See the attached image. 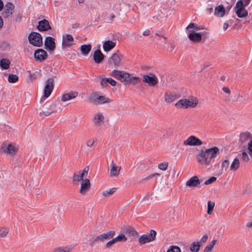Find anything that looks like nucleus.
<instances>
[{"instance_id":"nucleus-17","label":"nucleus","mask_w":252,"mask_h":252,"mask_svg":"<svg viewBox=\"0 0 252 252\" xmlns=\"http://www.w3.org/2000/svg\"><path fill=\"white\" fill-rule=\"evenodd\" d=\"M104 118L101 113H97L94 115L93 122L97 126H101L104 123Z\"/></svg>"},{"instance_id":"nucleus-47","label":"nucleus","mask_w":252,"mask_h":252,"mask_svg":"<svg viewBox=\"0 0 252 252\" xmlns=\"http://www.w3.org/2000/svg\"><path fill=\"white\" fill-rule=\"evenodd\" d=\"M9 232V229L6 227L0 228V237H4L6 236Z\"/></svg>"},{"instance_id":"nucleus-63","label":"nucleus","mask_w":252,"mask_h":252,"mask_svg":"<svg viewBox=\"0 0 252 252\" xmlns=\"http://www.w3.org/2000/svg\"><path fill=\"white\" fill-rule=\"evenodd\" d=\"M248 149L252 153V140H251L248 143Z\"/></svg>"},{"instance_id":"nucleus-43","label":"nucleus","mask_w":252,"mask_h":252,"mask_svg":"<svg viewBox=\"0 0 252 252\" xmlns=\"http://www.w3.org/2000/svg\"><path fill=\"white\" fill-rule=\"evenodd\" d=\"M84 177L81 174H77L74 173L73 176V182L78 183L81 181H83V180H84Z\"/></svg>"},{"instance_id":"nucleus-45","label":"nucleus","mask_w":252,"mask_h":252,"mask_svg":"<svg viewBox=\"0 0 252 252\" xmlns=\"http://www.w3.org/2000/svg\"><path fill=\"white\" fill-rule=\"evenodd\" d=\"M190 28H193L196 30H200L203 29V28L201 27L200 26H198L197 25L193 23H190L187 27L186 29L187 30H189Z\"/></svg>"},{"instance_id":"nucleus-13","label":"nucleus","mask_w":252,"mask_h":252,"mask_svg":"<svg viewBox=\"0 0 252 252\" xmlns=\"http://www.w3.org/2000/svg\"><path fill=\"white\" fill-rule=\"evenodd\" d=\"M37 29L40 32H44L51 30V27L47 20L43 19L38 22Z\"/></svg>"},{"instance_id":"nucleus-35","label":"nucleus","mask_w":252,"mask_h":252,"mask_svg":"<svg viewBox=\"0 0 252 252\" xmlns=\"http://www.w3.org/2000/svg\"><path fill=\"white\" fill-rule=\"evenodd\" d=\"M240 164L239 159L235 158L230 165V170L233 171H236L239 168Z\"/></svg>"},{"instance_id":"nucleus-23","label":"nucleus","mask_w":252,"mask_h":252,"mask_svg":"<svg viewBox=\"0 0 252 252\" xmlns=\"http://www.w3.org/2000/svg\"><path fill=\"white\" fill-rule=\"evenodd\" d=\"M104 55L99 49L96 50L94 53L93 59L96 63H100L104 59Z\"/></svg>"},{"instance_id":"nucleus-58","label":"nucleus","mask_w":252,"mask_h":252,"mask_svg":"<svg viewBox=\"0 0 252 252\" xmlns=\"http://www.w3.org/2000/svg\"><path fill=\"white\" fill-rule=\"evenodd\" d=\"M106 80L107 78H102L100 81V84L102 87H106L108 85Z\"/></svg>"},{"instance_id":"nucleus-26","label":"nucleus","mask_w":252,"mask_h":252,"mask_svg":"<svg viewBox=\"0 0 252 252\" xmlns=\"http://www.w3.org/2000/svg\"><path fill=\"white\" fill-rule=\"evenodd\" d=\"M111 168L110 171V174L111 177H116L118 176L119 174L120 171L121 169V167H118L116 166L115 164L112 162L111 164Z\"/></svg>"},{"instance_id":"nucleus-55","label":"nucleus","mask_w":252,"mask_h":252,"mask_svg":"<svg viewBox=\"0 0 252 252\" xmlns=\"http://www.w3.org/2000/svg\"><path fill=\"white\" fill-rule=\"evenodd\" d=\"M89 170V166L85 167V168L84 169V170H83V172L81 173V174L84 177V178L86 177L87 176Z\"/></svg>"},{"instance_id":"nucleus-56","label":"nucleus","mask_w":252,"mask_h":252,"mask_svg":"<svg viewBox=\"0 0 252 252\" xmlns=\"http://www.w3.org/2000/svg\"><path fill=\"white\" fill-rule=\"evenodd\" d=\"M94 140L92 139H90L88 140L86 142V144L88 147L92 148L94 144Z\"/></svg>"},{"instance_id":"nucleus-38","label":"nucleus","mask_w":252,"mask_h":252,"mask_svg":"<svg viewBox=\"0 0 252 252\" xmlns=\"http://www.w3.org/2000/svg\"><path fill=\"white\" fill-rule=\"evenodd\" d=\"M186 105V99H182L179 100L175 105L178 108H187Z\"/></svg>"},{"instance_id":"nucleus-12","label":"nucleus","mask_w":252,"mask_h":252,"mask_svg":"<svg viewBox=\"0 0 252 252\" xmlns=\"http://www.w3.org/2000/svg\"><path fill=\"white\" fill-rule=\"evenodd\" d=\"M202 144V142L195 136H189L184 142V145L186 146H200Z\"/></svg>"},{"instance_id":"nucleus-52","label":"nucleus","mask_w":252,"mask_h":252,"mask_svg":"<svg viewBox=\"0 0 252 252\" xmlns=\"http://www.w3.org/2000/svg\"><path fill=\"white\" fill-rule=\"evenodd\" d=\"M116 242L114 241V239L113 238L111 239V240L109 241H108L105 245V248H111L114 244H115Z\"/></svg>"},{"instance_id":"nucleus-31","label":"nucleus","mask_w":252,"mask_h":252,"mask_svg":"<svg viewBox=\"0 0 252 252\" xmlns=\"http://www.w3.org/2000/svg\"><path fill=\"white\" fill-rule=\"evenodd\" d=\"M10 62L8 59L3 58L0 60V66L2 69H7L9 67Z\"/></svg>"},{"instance_id":"nucleus-15","label":"nucleus","mask_w":252,"mask_h":252,"mask_svg":"<svg viewBox=\"0 0 252 252\" xmlns=\"http://www.w3.org/2000/svg\"><path fill=\"white\" fill-rule=\"evenodd\" d=\"M115 234L114 231H109L106 233H102L99 235V242L103 243L106 241L113 238Z\"/></svg>"},{"instance_id":"nucleus-40","label":"nucleus","mask_w":252,"mask_h":252,"mask_svg":"<svg viewBox=\"0 0 252 252\" xmlns=\"http://www.w3.org/2000/svg\"><path fill=\"white\" fill-rule=\"evenodd\" d=\"M159 175H160V174L159 173H155L152 174L147 176L146 177H145L144 178H143L140 181V183L143 184L145 182L149 181V180H151V179H152L153 178H154L155 177L159 176Z\"/></svg>"},{"instance_id":"nucleus-54","label":"nucleus","mask_w":252,"mask_h":252,"mask_svg":"<svg viewBox=\"0 0 252 252\" xmlns=\"http://www.w3.org/2000/svg\"><path fill=\"white\" fill-rule=\"evenodd\" d=\"M107 78V82H108V84H110L112 86H115L116 85V82L115 80L111 78Z\"/></svg>"},{"instance_id":"nucleus-34","label":"nucleus","mask_w":252,"mask_h":252,"mask_svg":"<svg viewBox=\"0 0 252 252\" xmlns=\"http://www.w3.org/2000/svg\"><path fill=\"white\" fill-rule=\"evenodd\" d=\"M200 242H193L190 245V250L191 252H198L200 248Z\"/></svg>"},{"instance_id":"nucleus-3","label":"nucleus","mask_w":252,"mask_h":252,"mask_svg":"<svg viewBox=\"0 0 252 252\" xmlns=\"http://www.w3.org/2000/svg\"><path fill=\"white\" fill-rule=\"evenodd\" d=\"M29 42L36 47H40L42 45V37L38 32H32L28 36Z\"/></svg>"},{"instance_id":"nucleus-22","label":"nucleus","mask_w":252,"mask_h":252,"mask_svg":"<svg viewBox=\"0 0 252 252\" xmlns=\"http://www.w3.org/2000/svg\"><path fill=\"white\" fill-rule=\"evenodd\" d=\"M73 41V36L69 34H66L65 37L63 36L62 46L63 48L65 47H70L72 45V42Z\"/></svg>"},{"instance_id":"nucleus-14","label":"nucleus","mask_w":252,"mask_h":252,"mask_svg":"<svg viewBox=\"0 0 252 252\" xmlns=\"http://www.w3.org/2000/svg\"><path fill=\"white\" fill-rule=\"evenodd\" d=\"M252 138V134L250 132H243L240 135L239 143L243 147H245L246 146L247 142Z\"/></svg>"},{"instance_id":"nucleus-20","label":"nucleus","mask_w":252,"mask_h":252,"mask_svg":"<svg viewBox=\"0 0 252 252\" xmlns=\"http://www.w3.org/2000/svg\"><path fill=\"white\" fill-rule=\"evenodd\" d=\"M124 232L129 237L134 238L138 236V232L135 229L130 226H126L124 228Z\"/></svg>"},{"instance_id":"nucleus-18","label":"nucleus","mask_w":252,"mask_h":252,"mask_svg":"<svg viewBox=\"0 0 252 252\" xmlns=\"http://www.w3.org/2000/svg\"><path fill=\"white\" fill-rule=\"evenodd\" d=\"M91 187L90 180L88 179H85L83 180L80 189V193L82 194H85L89 190Z\"/></svg>"},{"instance_id":"nucleus-41","label":"nucleus","mask_w":252,"mask_h":252,"mask_svg":"<svg viewBox=\"0 0 252 252\" xmlns=\"http://www.w3.org/2000/svg\"><path fill=\"white\" fill-rule=\"evenodd\" d=\"M18 77L17 75L13 74H10L8 77V81L9 83H14L18 81Z\"/></svg>"},{"instance_id":"nucleus-24","label":"nucleus","mask_w":252,"mask_h":252,"mask_svg":"<svg viewBox=\"0 0 252 252\" xmlns=\"http://www.w3.org/2000/svg\"><path fill=\"white\" fill-rule=\"evenodd\" d=\"M188 38L190 40L197 43L201 40L202 34L201 32H192L188 34Z\"/></svg>"},{"instance_id":"nucleus-11","label":"nucleus","mask_w":252,"mask_h":252,"mask_svg":"<svg viewBox=\"0 0 252 252\" xmlns=\"http://www.w3.org/2000/svg\"><path fill=\"white\" fill-rule=\"evenodd\" d=\"M122 56L121 54H118L117 53L113 54L108 60L109 63L114 65L116 68L118 67L121 64Z\"/></svg>"},{"instance_id":"nucleus-53","label":"nucleus","mask_w":252,"mask_h":252,"mask_svg":"<svg viewBox=\"0 0 252 252\" xmlns=\"http://www.w3.org/2000/svg\"><path fill=\"white\" fill-rule=\"evenodd\" d=\"M242 155V159L244 161L248 162L249 161L250 158L246 152H243Z\"/></svg>"},{"instance_id":"nucleus-6","label":"nucleus","mask_w":252,"mask_h":252,"mask_svg":"<svg viewBox=\"0 0 252 252\" xmlns=\"http://www.w3.org/2000/svg\"><path fill=\"white\" fill-rule=\"evenodd\" d=\"M157 232L154 230H150V235L143 234L138 239V243L140 245H144L147 243L151 242L155 240Z\"/></svg>"},{"instance_id":"nucleus-27","label":"nucleus","mask_w":252,"mask_h":252,"mask_svg":"<svg viewBox=\"0 0 252 252\" xmlns=\"http://www.w3.org/2000/svg\"><path fill=\"white\" fill-rule=\"evenodd\" d=\"M225 10L222 5H220L217 6L214 10V14L218 17H223L225 14Z\"/></svg>"},{"instance_id":"nucleus-37","label":"nucleus","mask_w":252,"mask_h":252,"mask_svg":"<svg viewBox=\"0 0 252 252\" xmlns=\"http://www.w3.org/2000/svg\"><path fill=\"white\" fill-rule=\"evenodd\" d=\"M218 242V240H212L205 248L203 252H211L214 245Z\"/></svg>"},{"instance_id":"nucleus-7","label":"nucleus","mask_w":252,"mask_h":252,"mask_svg":"<svg viewBox=\"0 0 252 252\" xmlns=\"http://www.w3.org/2000/svg\"><path fill=\"white\" fill-rule=\"evenodd\" d=\"M15 6L11 2H7L4 6L1 13L2 16L6 19L13 14L14 11Z\"/></svg>"},{"instance_id":"nucleus-10","label":"nucleus","mask_w":252,"mask_h":252,"mask_svg":"<svg viewBox=\"0 0 252 252\" xmlns=\"http://www.w3.org/2000/svg\"><path fill=\"white\" fill-rule=\"evenodd\" d=\"M44 48L51 52L53 51L56 48L55 39L51 36L46 37L44 41Z\"/></svg>"},{"instance_id":"nucleus-21","label":"nucleus","mask_w":252,"mask_h":252,"mask_svg":"<svg viewBox=\"0 0 252 252\" xmlns=\"http://www.w3.org/2000/svg\"><path fill=\"white\" fill-rule=\"evenodd\" d=\"M78 95V93L76 91H70L67 93L64 94L62 95V101H66L75 98Z\"/></svg>"},{"instance_id":"nucleus-28","label":"nucleus","mask_w":252,"mask_h":252,"mask_svg":"<svg viewBox=\"0 0 252 252\" xmlns=\"http://www.w3.org/2000/svg\"><path fill=\"white\" fill-rule=\"evenodd\" d=\"M177 98L178 96L175 94L166 93L164 94V100L167 103H171Z\"/></svg>"},{"instance_id":"nucleus-2","label":"nucleus","mask_w":252,"mask_h":252,"mask_svg":"<svg viewBox=\"0 0 252 252\" xmlns=\"http://www.w3.org/2000/svg\"><path fill=\"white\" fill-rule=\"evenodd\" d=\"M89 100L90 102L96 104H102L105 103H109L112 100L104 96L99 95L97 93H92L89 97Z\"/></svg>"},{"instance_id":"nucleus-33","label":"nucleus","mask_w":252,"mask_h":252,"mask_svg":"<svg viewBox=\"0 0 252 252\" xmlns=\"http://www.w3.org/2000/svg\"><path fill=\"white\" fill-rule=\"evenodd\" d=\"M129 77L130 74L128 73L122 71V73H121L119 80H120L121 82L126 84Z\"/></svg>"},{"instance_id":"nucleus-51","label":"nucleus","mask_w":252,"mask_h":252,"mask_svg":"<svg viewBox=\"0 0 252 252\" xmlns=\"http://www.w3.org/2000/svg\"><path fill=\"white\" fill-rule=\"evenodd\" d=\"M217 180V178L215 177H212L209 179L206 180L204 183V185H208L212 184V183L215 182Z\"/></svg>"},{"instance_id":"nucleus-36","label":"nucleus","mask_w":252,"mask_h":252,"mask_svg":"<svg viewBox=\"0 0 252 252\" xmlns=\"http://www.w3.org/2000/svg\"><path fill=\"white\" fill-rule=\"evenodd\" d=\"M141 82V79L139 77H129L128 79V81L126 84H131L133 85H135Z\"/></svg>"},{"instance_id":"nucleus-42","label":"nucleus","mask_w":252,"mask_h":252,"mask_svg":"<svg viewBox=\"0 0 252 252\" xmlns=\"http://www.w3.org/2000/svg\"><path fill=\"white\" fill-rule=\"evenodd\" d=\"M113 239L116 243L118 242H126L127 240V238L124 234H121Z\"/></svg>"},{"instance_id":"nucleus-5","label":"nucleus","mask_w":252,"mask_h":252,"mask_svg":"<svg viewBox=\"0 0 252 252\" xmlns=\"http://www.w3.org/2000/svg\"><path fill=\"white\" fill-rule=\"evenodd\" d=\"M235 9L236 14L239 18H242L247 17L248 15V12L244 6L242 2L240 0H238L236 2Z\"/></svg>"},{"instance_id":"nucleus-50","label":"nucleus","mask_w":252,"mask_h":252,"mask_svg":"<svg viewBox=\"0 0 252 252\" xmlns=\"http://www.w3.org/2000/svg\"><path fill=\"white\" fill-rule=\"evenodd\" d=\"M168 162H162L160 163L158 165V168L162 171H165L168 167Z\"/></svg>"},{"instance_id":"nucleus-49","label":"nucleus","mask_w":252,"mask_h":252,"mask_svg":"<svg viewBox=\"0 0 252 252\" xmlns=\"http://www.w3.org/2000/svg\"><path fill=\"white\" fill-rule=\"evenodd\" d=\"M229 162L228 159H225L224 161H223V162H222L221 165V171L222 172V171L224 169L225 171H226V170L227 169V168L229 167Z\"/></svg>"},{"instance_id":"nucleus-30","label":"nucleus","mask_w":252,"mask_h":252,"mask_svg":"<svg viewBox=\"0 0 252 252\" xmlns=\"http://www.w3.org/2000/svg\"><path fill=\"white\" fill-rule=\"evenodd\" d=\"M186 108H194L198 104V100L196 98H192L191 100L189 99H186Z\"/></svg>"},{"instance_id":"nucleus-39","label":"nucleus","mask_w":252,"mask_h":252,"mask_svg":"<svg viewBox=\"0 0 252 252\" xmlns=\"http://www.w3.org/2000/svg\"><path fill=\"white\" fill-rule=\"evenodd\" d=\"M116 188H113L108 190H106L102 192V195L106 197H110L116 191Z\"/></svg>"},{"instance_id":"nucleus-1","label":"nucleus","mask_w":252,"mask_h":252,"mask_svg":"<svg viewBox=\"0 0 252 252\" xmlns=\"http://www.w3.org/2000/svg\"><path fill=\"white\" fill-rule=\"evenodd\" d=\"M219 154V149L217 147L205 150H200L196 157L197 162L201 165L206 167L211 165L214 161V159Z\"/></svg>"},{"instance_id":"nucleus-25","label":"nucleus","mask_w":252,"mask_h":252,"mask_svg":"<svg viewBox=\"0 0 252 252\" xmlns=\"http://www.w3.org/2000/svg\"><path fill=\"white\" fill-rule=\"evenodd\" d=\"M57 102H53L51 104L48 108H47V110L43 111L42 112L45 116H48L53 113H55L57 111Z\"/></svg>"},{"instance_id":"nucleus-62","label":"nucleus","mask_w":252,"mask_h":252,"mask_svg":"<svg viewBox=\"0 0 252 252\" xmlns=\"http://www.w3.org/2000/svg\"><path fill=\"white\" fill-rule=\"evenodd\" d=\"M30 75V79L32 80H34L36 78V76L34 73H31L30 71H28Z\"/></svg>"},{"instance_id":"nucleus-19","label":"nucleus","mask_w":252,"mask_h":252,"mask_svg":"<svg viewBox=\"0 0 252 252\" xmlns=\"http://www.w3.org/2000/svg\"><path fill=\"white\" fill-rule=\"evenodd\" d=\"M1 149L4 153L11 155L14 154L17 151L16 148L11 144H8V146L5 144H3L1 145Z\"/></svg>"},{"instance_id":"nucleus-4","label":"nucleus","mask_w":252,"mask_h":252,"mask_svg":"<svg viewBox=\"0 0 252 252\" xmlns=\"http://www.w3.org/2000/svg\"><path fill=\"white\" fill-rule=\"evenodd\" d=\"M158 82L157 77L153 73L144 74L143 76V82L147 84L150 87H155Z\"/></svg>"},{"instance_id":"nucleus-9","label":"nucleus","mask_w":252,"mask_h":252,"mask_svg":"<svg viewBox=\"0 0 252 252\" xmlns=\"http://www.w3.org/2000/svg\"><path fill=\"white\" fill-rule=\"evenodd\" d=\"M47 57V53L42 49H37L34 52V58L40 62L46 60Z\"/></svg>"},{"instance_id":"nucleus-32","label":"nucleus","mask_w":252,"mask_h":252,"mask_svg":"<svg viewBox=\"0 0 252 252\" xmlns=\"http://www.w3.org/2000/svg\"><path fill=\"white\" fill-rule=\"evenodd\" d=\"M92 46L90 44L82 45L80 47L81 52L82 54L87 55L91 51Z\"/></svg>"},{"instance_id":"nucleus-46","label":"nucleus","mask_w":252,"mask_h":252,"mask_svg":"<svg viewBox=\"0 0 252 252\" xmlns=\"http://www.w3.org/2000/svg\"><path fill=\"white\" fill-rule=\"evenodd\" d=\"M167 252H181V250L178 246H171L167 250Z\"/></svg>"},{"instance_id":"nucleus-8","label":"nucleus","mask_w":252,"mask_h":252,"mask_svg":"<svg viewBox=\"0 0 252 252\" xmlns=\"http://www.w3.org/2000/svg\"><path fill=\"white\" fill-rule=\"evenodd\" d=\"M54 80L53 78H49L46 81V85L44 89V96L48 97L52 93L54 89Z\"/></svg>"},{"instance_id":"nucleus-60","label":"nucleus","mask_w":252,"mask_h":252,"mask_svg":"<svg viewBox=\"0 0 252 252\" xmlns=\"http://www.w3.org/2000/svg\"><path fill=\"white\" fill-rule=\"evenodd\" d=\"M223 92L225 93L226 94H228V97L229 96V95L230 94V91L228 87H224L222 89Z\"/></svg>"},{"instance_id":"nucleus-16","label":"nucleus","mask_w":252,"mask_h":252,"mask_svg":"<svg viewBox=\"0 0 252 252\" xmlns=\"http://www.w3.org/2000/svg\"><path fill=\"white\" fill-rule=\"evenodd\" d=\"M201 183L197 176H194L190 178L186 183L187 187L190 188H195L197 187Z\"/></svg>"},{"instance_id":"nucleus-29","label":"nucleus","mask_w":252,"mask_h":252,"mask_svg":"<svg viewBox=\"0 0 252 252\" xmlns=\"http://www.w3.org/2000/svg\"><path fill=\"white\" fill-rule=\"evenodd\" d=\"M116 43L112 41H105L103 45V48L105 51L108 52L115 47Z\"/></svg>"},{"instance_id":"nucleus-44","label":"nucleus","mask_w":252,"mask_h":252,"mask_svg":"<svg viewBox=\"0 0 252 252\" xmlns=\"http://www.w3.org/2000/svg\"><path fill=\"white\" fill-rule=\"evenodd\" d=\"M215 206V203L211 201H209L207 204V213L210 215L212 213L214 207Z\"/></svg>"},{"instance_id":"nucleus-48","label":"nucleus","mask_w":252,"mask_h":252,"mask_svg":"<svg viewBox=\"0 0 252 252\" xmlns=\"http://www.w3.org/2000/svg\"><path fill=\"white\" fill-rule=\"evenodd\" d=\"M121 73H122V71L115 69L112 72L111 75L116 79L119 80Z\"/></svg>"},{"instance_id":"nucleus-64","label":"nucleus","mask_w":252,"mask_h":252,"mask_svg":"<svg viewBox=\"0 0 252 252\" xmlns=\"http://www.w3.org/2000/svg\"><path fill=\"white\" fill-rule=\"evenodd\" d=\"M22 17L20 15V14H18L17 16L16 17L15 21L16 22H19L21 20Z\"/></svg>"},{"instance_id":"nucleus-57","label":"nucleus","mask_w":252,"mask_h":252,"mask_svg":"<svg viewBox=\"0 0 252 252\" xmlns=\"http://www.w3.org/2000/svg\"><path fill=\"white\" fill-rule=\"evenodd\" d=\"M70 249L68 248H60L57 251V252H69Z\"/></svg>"},{"instance_id":"nucleus-61","label":"nucleus","mask_w":252,"mask_h":252,"mask_svg":"<svg viewBox=\"0 0 252 252\" xmlns=\"http://www.w3.org/2000/svg\"><path fill=\"white\" fill-rule=\"evenodd\" d=\"M208 239V236L207 235H204L201 239L200 241V244L201 245L203 243H204L207 241Z\"/></svg>"},{"instance_id":"nucleus-59","label":"nucleus","mask_w":252,"mask_h":252,"mask_svg":"<svg viewBox=\"0 0 252 252\" xmlns=\"http://www.w3.org/2000/svg\"><path fill=\"white\" fill-rule=\"evenodd\" d=\"M99 235L96 237L94 239L92 240H91L90 245H93L95 244L97 242L99 241Z\"/></svg>"}]
</instances>
